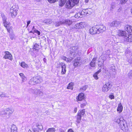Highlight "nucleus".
Listing matches in <instances>:
<instances>
[{
  "label": "nucleus",
  "instance_id": "1",
  "mask_svg": "<svg viewBox=\"0 0 132 132\" xmlns=\"http://www.w3.org/2000/svg\"><path fill=\"white\" fill-rule=\"evenodd\" d=\"M43 81L42 78L40 76L34 77L29 81V84L31 85H35L42 82Z\"/></svg>",
  "mask_w": 132,
  "mask_h": 132
},
{
  "label": "nucleus",
  "instance_id": "2",
  "mask_svg": "<svg viewBox=\"0 0 132 132\" xmlns=\"http://www.w3.org/2000/svg\"><path fill=\"white\" fill-rule=\"evenodd\" d=\"M19 9V7L17 5H13L11 8L10 12L12 18L15 17L17 15V11Z\"/></svg>",
  "mask_w": 132,
  "mask_h": 132
},
{
  "label": "nucleus",
  "instance_id": "3",
  "mask_svg": "<svg viewBox=\"0 0 132 132\" xmlns=\"http://www.w3.org/2000/svg\"><path fill=\"white\" fill-rule=\"evenodd\" d=\"M79 0H69L66 4V7L69 9H71L75 5H77Z\"/></svg>",
  "mask_w": 132,
  "mask_h": 132
},
{
  "label": "nucleus",
  "instance_id": "4",
  "mask_svg": "<svg viewBox=\"0 0 132 132\" xmlns=\"http://www.w3.org/2000/svg\"><path fill=\"white\" fill-rule=\"evenodd\" d=\"M32 125V128L34 132H39V130H42L43 129V126L40 123H34Z\"/></svg>",
  "mask_w": 132,
  "mask_h": 132
},
{
  "label": "nucleus",
  "instance_id": "5",
  "mask_svg": "<svg viewBox=\"0 0 132 132\" xmlns=\"http://www.w3.org/2000/svg\"><path fill=\"white\" fill-rule=\"evenodd\" d=\"M85 113V110L83 109L79 111L77 115V120L76 122L78 123H80L81 119V117Z\"/></svg>",
  "mask_w": 132,
  "mask_h": 132
},
{
  "label": "nucleus",
  "instance_id": "6",
  "mask_svg": "<svg viewBox=\"0 0 132 132\" xmlns=\"http://www.w3.org/2000/svg\"><path fill=\"white\" fill-rule=\"evenodd\" d=\"M112 87V85L109 82H106L104 85L102 87V91L105 92H108Z\"/></svg>",
  "mask_w": 132,
  "mask_h": 132
},
{
  "label": "nucleus",
  "instance_id": "7",
  "mask_svg": "<svg viewBox=\"0 0 132 132\" xmlns=\"http://www.w3.org/2000/svg\"><path fill=\"white\" fill-rule=\"evenodd\" d=\"M120 127L121 128V129L123 131L125 132L127 131L128 130V128L126 121L125 120L122 122L120 125Z\"/></svg>",
  "mask_w": 132,
  "mask_h": 132
},
{
  "label": "nucleus",
  "instance_id": "8",
  "mask_svg": "<svg viewBox=\"0 0 132 132\" xmlns=\"http://www.w3.org/2000/svg\"><path fill=\"white\" fill-rule=\"evenodd\" d=\"M59 65L58 66H57L58 67H59L60 66H61L62 70L61 71V73L62 75L64 74L65 73L66 71V66L65 63H59Z\"/></svg>",
  "mask_w": 132,
  "mask_h": 132
},
{
  "label": "nucleus",
  "instance_id": "9",
  "mask_svg": "<svg viewBox=\"0 0 132 132\" xmlns=\"http://www.w3.org/2000/svg\"><path fill=\"white\" fill-rule=\"evenodd\" d=\"M109 26L111 27H119L121 26V22L118 21H114L109 24Z\"/></svg>",
  "mask_w": 132,
  "mask_h": 132
},
{
  "label": "nucleus",
  "instance_id": "10",
  "mask_svg": "<svg viewBox=\"0 0 132 132\" xmlns=\"http://www.w3.org/2000/svg\"><path fill=\"white\" fill-rule=\"evenodd\" d=\"M123 38V40L127 42H132V34H127Z\"/></svg>",
  "mask_w": 132,
  "mask_h": 132
},
{
  "label": "nucleus",
  "instance_id": "11",
  "mask_svg": "<svg viewBox=\"0 0 132 132\" xmlns=\"http://www.w3.org/2000/svg\"><path fill=\"white\" fill-rule=\"evenodd\" d=\"M5 55L3 58L5 59H8L12 61L13 59L12 55L9 52L6 51L5 52Z\"/></svg>",
  "mask_w": 132,
  "mask_h": 132
},
{
  "label": "nucleus",
  "instance_id": "12",
  "mask_svg": "<svg viewBox=\"0 0 132 132\" xmlns=\"http://www.w3.org/2000/svg\"><path fill=\"white\" fill-rule=\"evenodd\" d=\"M85 25L84 22L78 23L74 26V28L76 29H82L84 28Z\"/></svg>",
  "mask_w": 132,
  "mask_h": 132
},
{
  "label": "nucleus",
  "instance_id": "13",
  "mask_svg": "<svg viewBox=\"0 0 132 132\" xmlns=\"http://www.w3.org/2000/svg\"><path fill=\"white\" fill-rule=\"evenodd\" d=\"M89 32L90 34L92 35L95 34H99V32H98L96 26L91 28L89 30Z\"/></svg>",
  "mask_w": 132,
  "mask_h": 132
},
{
  "label": "nucleus",
  "instance_id": "14",
  "mask_svg": "<svg viewBox=\"0 0 132 132\" xmlns=\"http://www.w3.org/2000/svg\"><path fill=\"white\" fill-rule=\"evenodd\" d=\"M35 94L38 97L42 96L44 95V93L43 91L41 89L36 88L35 92Z\"/></svg>",
  "mask_w": 132,
  "mask_h": 132
},
{
  "label": "nucleus",
  "instance_id": "15",
  "mask_svg": "<svg viewBox=\"0 0 132 132\" xmlns=\"http://www.w3.org/2000/svg\"><path fill=\"white\" fill-rule=\"evenodd\" d=\"M118 35L120 37H123V38L127 34V32L124 30H119L117 31Z\"/></svg>",
  "mask_w": 132,
  "mask_h": 132
},
{
  "label": "nucleus",
  "instance_id": "16",
  "mask_svg": "<svg viewBox=\"0 0 132 132\" xmlns=\"http://www.w3.org/2000/svg\"><path fill=\"white\" fill-rule=\"evenodd\" d=\"M98 32H103L106 30V28L104 26L102 25L96 26Z\"/></svg>",
  "mask_w": 132,
  "mask_h": 132
},
{
  "label": "nucleus",
  "instance_id": "17",
  "mask_svg": "<svg viewBox=\"0 0 132 132\" xmlns=\"http://www.w3.org/2000/svg\"><path fill=\"white\" fill-rule=\"evenodd\" d=\"M80 58L78 57L75 60V63H74V65L75 67L80 66L81 63L80 61Z\"/></svg>",
  "mask_w": 132,
  "mask_h": 132
},
{
  "label": "nucleus",
  "instance_id": "18",
  "mask_svg": "<svg viewBox=\"0 0 132 132\" xmlns=\"http://www.w3.org/2000/svg\"><path fill=\"white\" fill-rule=\"evenodd\" d=\"M125 30L128 32H132V26L130 25H126L125 27Z\"/></svg>",
  "mask_w": 132,
  "mask_h": 132
},
{
  "label": "nucleus",
  "instance_id": "19",
  "mask_svg": "<svg viewBox=\"0 0 132 132\" xmlns=\"http://www.w3.org/2000/svg\"><path fill=\"white\" fill-rule=\"evenodd\" d=\"M78 47L76 46L71 47L70 50V54H72L73 53H76L77 52V50H78Z\"/></svg>",
  "mask_w": 132,
  "mask_h": 132
},
{
  "label": "nucleus",
  "instance_id": "20",
  "mask_svg": "<svg viewBox=\"0 0 132 132\" xmlns=\"http://www.w3.org/2000/svg\"><path fill=\"white\" fill-rule=\"evenodd\" d=\"M123 117L122 116H120V118L116 117L114 121L115 122H116L118 124H121L122 122L123 121Z\"/></svg>",
  "mask_w": 132,
  "mask_h": 132
},
{
  "label": "nucleus",
  "instance_id": "21",
  "mask_svg": "<svg viewBox=\"0 0 132 132\" xmlns=\"http://www.w3.org/2000/svg\"><path fill=\"white\" fill-rule=\"evenodd\" d=\"M84 95L83 93H81L79 94L78 95L77 97V99L79 101H81L84 99Z\"/></svg>",
  "mask_w": 132,
  "mask_h": 132
},
{
  "label": "nucleus",
  "instance_id": "22",
  "mask_svg": "<svg viewBox=\"0 0 132 132\" xmlns=\"http://www.w3.org/2000/svg\"><path fill=\"white\" fill-rule=\"evenodd\" d=\"M6 110L8 112V116L9 117H10V114H12L14 111V109L11 108H9L6 109Z\"/></svg>",
  "mask_w": 132,
  "mask_h": 132
},
{
  "label": "nucleus",
  "instance_id": "23",
  "mask_svg": "<svg viewBox=\"0 0 132 132\" xmlns=\"http://www.w3.org/2000/svg\"><path fill=\"white\" fill-rule=\"evenodd\" d=\"M84 12L85 15H88L90 14L91 13L92 10L90 9H87L83 10Z\"/></svg>",
  "mask_w": 132,
  "mask_h": 132
},
{
  "label": "nucleus",
  "instance_id": "24",
  "mask_svg": "<svg viewBox=\"0 0 132 132\" xmlns=\"http://www.w3.org/2000/svg\"><path fill=\"white\" fill-rule=\"evenodd\" d=\"M123 109V107L121 103H120L118 104V106L117 111L119 112V113H120L122 111Z\"/></svg>",
  "mask_w": 132,
  "mask_h": 132
},
{
  "label": "nucleus",
  "instance_id": "25",
  "mask_svg": "<svg viewBox=\"0 0 132 132\" xmlns=\"http://www.w3.org/2000/svg\"><path fill=\"white\" fill-rule=\"evenodd\" d=\"M72 23V21L71 20H70L67 19L63 21V24H68V26L71 25Z\"/></svg>",
  "mask_w": 132,
  "mask_h": 132
},
{
  "label": "nucleus",
  "instance_id": "26",
  "mask_svg": "<svg viewBox=\"0 0 132 132\" xmlns=\"http://www.w3.org/2000/svg\"><path fill=\"white\" fill-rule=\"evenodd\" d=\"M17 128L15 125H13L11 126V132H17Z\"/></svg>",
  "mask_w": 132,
  "mask_h": 132
},
{
  "label": "nucleus",
  "instance_id": "27",
  "mask_svg": "<svg viewBox=\"0 0 132 132\" xmlns=\"http://www.w3.org/2000/svg\"><path fill=\"white\" fill-rule=\"evenodd\" d=\"M21 66L24 68L27 69L28 68V65L24 62H22L20 64Z\"/></svg>",
  "mask_w": 132,
  "mask_h": 132
},
{
  "label": "nucleus",
  "instance_id": "28",
  "mask_svg": "<svg viewBox=\"0 0 132 132\" xmlns=\"http://www.w3.org/2000/svg\"><path fill=\"white\" fill-rule=\"evenodd\" d=\"M101 71V69H100L98 71L96 72L93 75V77L96 80H97L98 79V78L97 76V75L99 74V73Z\"/></svg>",
  "mask_w": 132,
  "mask_h": 132
},
{
  "label": "nucleus",
  "instance_id": "29",
  "mask_svg": "<svg viewBox=\"0 0 132 132\" xmlns=\"http://www.w3.org/2000/svg\"><path fill=\"white\" fill-rule=\"evenodd\" d=\"M52 22V21L51 19H47L44 20L43 22L47 24H51Z\"/></svg>",
  "mask_w": 132,
  "mask_h": 132
},
{
  "label": "nucleus",
  "instance_id": "30",
  "mask_svg": "<svg viewBox=\"0 0 132 132\" xmlns=\"http://www.w3.org/2000/svg\"><path fill=\"white\" fill-rule=\"evenodd\" d=\"M96 59V58H94L93 59L92 61H91L90 63V65L91 67H94L95 66Z\"/></svg>",
  "mask_w": 132,
  "mask_h": 132
},
{
  "label": "nucleus",
  "instance_id": "31",
  "mask_svg": "<svg viewBox=\"0 0 132 132\" xmlns=\"http://www.w3.org/2000/svg\"><path fill=\"white\" fill-rule=\"evenodd\" d=\"M67 0H60L59 2V5L60 6H63L66 3Z\"/></svg>",
  "mask_w": 132,
  "mask_h": 132
},
{
  "label": "nucleus",
  "instance_id": "32",
  "mask_svg": "<svg viewBox=\"0 0 132 132\" xmlns=\"http://www.w3.org/2000/svg\"><path fill=\"white\" fill-rule=\"evenodd\" d=\"M36 89H33L32 88H30L28 89V92L30 93L35 94V92Z\"/></svg>",
  "mask_w": 132,
  "mask_h": 132
},
{
  "label": "nucleus",
  "instance_id": "33",
  "mask_svg": "<svg viewBox=\"0 0 132 132\" xmlns=\"http://www.w3.org/2000/svg\"><path fill=\"white\" fill-rule=\"evenodd\" d=\"M39 45L38 44H35L34 46L33 49L35 50L38 51L39 49Z\"/></svg>",
  "mask_w": 132,
  "mask_h": 132
},
{
  "label": "nucleus",
  "instance_id": "34",
  "mask_svg": "<svg viewBox=\"0 0 132 132\" xmlns=\"http://www.w3.org/2000/svg\"><path fill=\"white\" fill-rule=\"evenodd\" d=\"M116 4L114 2H112L111 4V7L110 9V10L111 11H112V10L115 7Z\"/></svg>",
  "mask_w": 132,
  "mask_h": 132
},
{
  "label": "nucleus",
  "instance_id": "35",
  "mask_svg": "<svg viewBox=\"0 0 132 132\" xmlns=\"http://www.w3.org/2000/svg\"><path fill=\"white\" fill-rule=\"evenodd\" d=\"M8 97L7 94L4 93L2 92V94L0 95V97L2 98L4 97Z\"/></svg>",
  "mask_w": 132,
  "mask_h": 132
},
{
  "label": "nucleus",
  "instance_id": "36",
  "mask_svg": "<svg viewBox=\"0 0 132 132\" xmlns=\"http://www.w3.org/2000/svg\"><path fill=\"white\" fill-rule=\"evenodd\" d=\"M55 129L54 128H49L46 131V132H55Z\"/></svg>",
  "mask_w": 132,
  "mask_h": 132
},
{
  "label": "nucleus",
  "instance_id": "37",
  "mask_svg": "<svg viewBox=\"0 0 132 132\" xmlns=\"http://www.w3.org/2000/svg\"><path fill=\"white\" fill-rule=\"evenodd\" d=\"M54 25L55 26H60L61 24H63V21H57L56 22H55V23H54Z\"/></svg>",
  "mask_w": 132,
  "mask_h": 132
},
{
  "label": "nucleus",
  "instance_id": "38",
  "mask_svg": "<svg viewBox=\"0 0 132 132\" xmlns=\"http://www.w3.org/2000/svg\"><path fill=\"white\" fill-rule=\"evenodd\" d=\"M88 86L87 85H86L80 88V90L81 91H85L87 88H88Z\"/></svg>",
  "mask_w": 132,
  "mask_h": 132
},
{
  "label": "nucleus",
  "instance_id": "39",
  "mask_svg": "<svg viewBox=\"0 0 132 132\" xmlns=\"http://www.w3.org/2000/svg\"><path fill=\"white\" fill-rule=\"evenodd\" d=\"M75 17L76 18H82V16L81 15L80 12H79L75 15Z\"/></svg>",
  "mask_w": 132,
  "mask_h": 132
},
{
  "label": "nucleus",
  "instance_id": "40",
  "mask_svg": "<svg viewBox=\"0 0 132 132\" xmlns=\"http://www.w3.org/2000/svg\"><path fill=\"white\" fill-rule=\"evenodd\" d=\"M75 17L76 18H82V16L81 15L80 12H79L75 15Z\"/></svg>",
  "mask_w": 132,
  "mask_h": 132
},
{
  "label": "nucleus",
  "instance_id": "41",
  "mask_svg": "<svg viewBox=\"0 0 132 132\" xmlns=\"http://www.w3.org/2000/svg\"><path fill=\"white\" fill-rule=\"evenodd\" d=\"M67 88L68 89H73V87L72 83H69Z\"/></svg>",
  "mask_w": 132,
  "mask_h": 132
},
{
  "label": "nucleus",
  "instance_id": "42",
  "mask_svg": "<svg viewBox=\"0 0 132 132\" xmlns=\"http://www.w3.org/2000/svg\"><path fill=\"white\" fill-rule=\"evenodd\" d=\"M3 23L4 25V26L5 27H7L9 26V23L6 21H3Z\"/></svg>",
  "mask_w": 132,
  "mask_h": 132
},
{
  "label": "nucleus",
  "instance_id": "43",
  "mask_svg": "<svg viewBox=\"0 0 132 132\" xmlns=\"http://www.w3.org/2000/svg\"><path fill=\"white\" fill-rule=\"evenodd\" d=\"M14 34L13 33H11L10 34L9 36L10 39L12 40L13 39L14 37Z\"/></svg>",
  "mask_w": 132,
  "mask_h": 132
},
{
  "label": "nucleus",
  "instance_id": "44",
  "mask_svg": "<svg viewBox=\"0 0 132 132\" xmlns=\"http://www.w3.org/2000/svg\"><path fill=\"white\" fill-rule=\"evenodd\" d=\"M82 52V50H79L78 49V50H77V52L76 53L78 54L79 55H80L81 54Z\"/></svg>",
  "mask_w": 132,
  "mask_h": 132
},
{
  "label": "nucleus",
  "instance_id": "45",
  "mask_svg": "<svg viewBox=\"0 0 132 132\" xmlns=\"http://www.w3.org/2000/svg\"><path fill=\"white\" fill-rule=\"evenodd\" d=\"M1 16L3 18V21H6L7 18L5 17V15H4L3 14H1Z\"/></svg>",
  "mask_w": 132,
  "mask_h": 132
},
{
  "label": "nucleus",
  "instance_id": "46",
  "mask_svg": "<svg viewBox=\"0 0 132 132\" xmlns=\"http://www.w3.org/2000/svg\"><path fill=\"white\" fill-rule=\"evenodd\" d=\"M58 0H47L48 2L51 3H53L56 2Z\"/></svg>",
  "mask_w": 132,
  "mask_h": 132
},
{
  "label": "nucleus",
  "instance_id": "47",
  "mask_svg": "<svg viewBox=\"0 0 132 132\" xmlns=\"http://www.w3.org/2000/svg\"><path fill=\"white\" fill-rule=\"evenodd\" d=\"M73 59V58H68L66 57L65 61L67 62H70L72 61Z\"/></svg>",
  "mask_w": 132,
  "mask_h": 132
},
{
  "label": "nucleus",
  "instance_id": "48",
  "mask_svg": "<svg viewBox=\"0 0 132 132\" xmlns=\"http://www.w3.org/2000/svg\"><path fill=\"white\" fill-rule=\"evenodd\" d=\"M128 0H121L120 1L121 4H125L128 1Z\"/></svg>",
  "mask_w": 132,
  "mask_h": 132
},
{
  "label": "nucleus",
  "instance_id": "49",
  "mask_svg": "<svg viewBox=\"0 0 132 132\" xmlns=\"http://www.w3.org/2000/svg\"><path fill=\"white\" fill-rule=\"evenodd\" d=\"M86 102L83 104H81L80 105L81 107L82 108H83L86 105Z\"/></svg>",
  "mask_w": 132,
  "mask_h": 132
},
{
  "label": "nucleus",
  "instance_id": "50",
  "mask_svg": "<svg viewBox=\"0 0 132 132\" xmlns=\"http://www.w3.org/2000/svg\"><path fill=\"white\" fill-rule=\"evenodd\" d=\"M98 64L99 67H101L102 65H103V63L99 61Z\"/></svg>",
  "mask_w": 132,
  "mask_h": 132
},
{
  "label": "nucleus",
  "instance_id": "51",
  "mask_svg": "<svg viewBox=\"0 0 132 132\" xmlns=\"http://www.w3.org/2000/svg\"><path fill=\"white\" fill-rule=\"evenodd\" d=\"M34 32L36 33L38 35H40V32L39 31H38L37 30L35 29L34 30Z\"/></svg>",
  "mask_w": 132,
  "mask_h": 132
},
{
  "label": "nucleus",
  "instance_id": "52",
  "mask_svg": "<svg viewBox=\"0 0 132 132\" xmlns=\"http://www.w3.org/2000/svg\"><path fill=\"white\" fill-rule=\"evenodd\" d=\"M80 13L81 14V15L82 16V17L85 16L84 14V11H83V10H82V11L81 12H80Z\"/></svg>",
  "mask_w": 132,
  "mask_h": 132
},
{
  "label": "nucleus",
  "instance_id": "53",
  "mask_svg": "<svg viewBox=\"0 0 132 132\" xmlns=\"http://www.w3.org/2000/svg\"><path fill=\"white\" fill-rule=\"evenodd\" d=\"M2 114H6L7 113V111L6 110V109L3 111H2Z\"/></svg>",
  "mask_w": 132,
  "mask_h": 132
},
{
  "label": "nucleus",
  "instance_id": "54",
  "mask_svg": "<svg viewBox=\"0 0 132 132\" xmlns=\"http://www.w3.org/2000/svg\"><path fill=\"white\" fill-rule=\"evenodd\" d=\"M109 97L111 99H113L114 98V96L112 95H110L109 96Z\"/></svg>",
  "mask_w": 132,
  "mask_h": 132
},
{
  "label": "nucleus",
  "instance_id": "55",
  "mask_svg": "<svg viewBox=\"0 0 132 132\" xmlns=\"http://www.w3.org/2000/svg\"><path fill=\"white\" fill-rule=\"evenodd\" d=\"M112 71L114 72L115 71V67L114 66H112L111 67Z\"/></svg>",
  "mask_w": 132,
  "mask_h": 132
},
{
  "label": "nucleus",
  "instance_id": "56",
  "mask_svg": "<svg viewBox=\"0 0 132 132\" xmlns=\"http://www.w3.org/2000/svg\"><path fill=\"white\" fill-rule=\"evenodd\" d=\"M26 77L24 76V77L22 78V82H24L25 81Z\"/></svg>",
  "mask_w": 132,
  "mask_h": 132
},
{
  "label": "nucleus",
  "instance_id": "57",
  "mask_svg": "<svg viewBox=\"0 0 132 132\" xmlns=\"http://www.w3.org/2000/svg\"><path fill=\"white\" fill-rule=\"evenodd\" d=\"M59 130L60 132H65V130L61 128Z\"/></svg>",
  "mask_w": 132,
  "mask_h": 132
},
{
  "label": "nucleus",
  "instance_id": "58",
  "mask_svg": "<svg viewBox=\"0 0 132 132\" xmlns=\"http://www.w3.org/2000/svg\"><path fill=\"white\" fill-rule=\"evenodd\" d=\"M6 28L7 29V31L9 33L10 32H11V30L9 28V27H8Z\"/></svg>",
  "mask_w": 132,
  "mask_h": 132
},
{
  "label": "nucleus",
  "instance_id": "59",
  "mask_svg": "<svg viewBox=\"0 0 132 132\" xmlns=\"http://www.w3.org/2000/svg\"><path fill=\"white\" fill-rule=\"evenodd\" d=\"M31 21L29 20L27 22V27H28L29 24L30 23Z\"/></svg>",
  "mask_w": 132,
  "mask_h": 132
},
{
  "label": "nucleus",
  "instance_id": "60",
  "mask_svg": "<svg viewBox=\"0 0 132 132\" xmlns=\"http://www.w3.org/2000/svg\"><path fill=\"white\" fill-rule=\"evenodd\" d=\"M66 59V57L65 56H62V59L65 61V60Z\"/></svg>",
  "mask_w": 132,
  "mask_h": 132
},
{
  "label": "nucleus",
  "instance_id": "61",
  "mask_svg": "<svg viewBox=\"0 0 132 132\" xmlns=\"http://www.w3.org/2000/svg\"><path fill=\"white\" fill-rule=\"evenodd\" d=\"M68 132H74L72 129H70L68 130Z\"/></svg>",
  "mask_w": 132,
  "mask_h": 132
},
{
  "label": "nucleus",
  "instance_id": "62",
  "mask_svg": "<svg viewBox=\"0 0 132 132\" xmlns=\"http://www.w3.org/2000/svg\"><path fill=\"white\" fill-rule=\"evenodd\" d=\"M122 8L121 7H120L119 8V9L118 10V11L120 12Z\"/></svg>",
  "mask_w": 132,
  "mask_h": 132
},
{
  "label": "nucleus",
  "instance_id": "63",
  "mask_svg": "<svg viewBox=\"0 0 132 132\" xmlns=\"http://www.w3.org/2000/svg\"><path fill=\"white\" fill-rule=\"evenodd\" d=\"M77 111V108H75L74 110V112L75 113Z\"/></svg>",
  "mask_w": 132,
  "mask_h": 132
},
{
  "label": "nucleus",
  "instance_id": "64",
  "mask_svg": "<svg viewBox=\"0 0 132 132\" xmlns=\"http://www.w3.org/2000/svg\"><path fill=\"white\" fill-rule=\"evenodd\" d=\"M129 62L131 64H132V60H129Z\"/></svg>",
  "mask_w": 132,
  "mask_h": 132
}]
</instances>
